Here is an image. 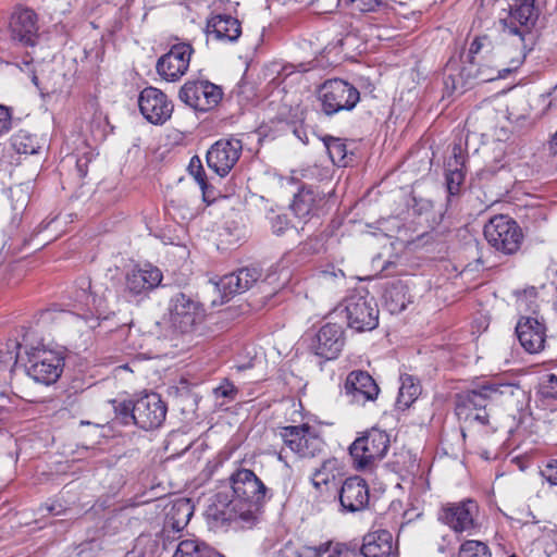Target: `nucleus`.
I'll use <instances>...</instances> for the list:
<instances>
[{
    "instance_id": "1",
    "label": "nucleus",
    "mask_w": 557,
    "mask_h": 557,
    "mask_svg": "<svg viewBox=\"0 0 557 557\" xmlns=\"http://www.w3.org/2000/svg\"><path fill=\"white\" fill-rule=\"evenodd\" d=\"M515 388L513 384L493 381L463 391L456 395V416L459 421L486 425L488 423L486 406L498 401L502 396H512Z\"/></svg>"
},
{
    "instance_id": "2",
    "label": "nucleus",
    "mask_w": 557,
    "mask_h": 557,
    "mask_svg": "<svg viewBox=\"0 0 557 557\" xmlns=\"http://www.w3.org/2000/svg\"><path fill=\"white\" fill-rule=\"evenodd\" d=\"M506 50L505 46L495 47L487 36L476 37L471 42L469 48L470 63L479 66L478 76L481 81L490 82L505 78L522 64L524 60L522 49L510 59L509 64L505 61Z\"/></svg>"
},
{
    "instance_id": "3",
    "label": "nucleus",
    "mask_w": 557,
    "mask_h": 557,
    "mask_svg": "<svg viewBox=\"0 0 557 557\" xmlns=\"http://www.w3.org/2000/svg\"><path fill=\"white\" fill-rule=\"evenodd\" d=\"M168 315L174 331L183 335H191L201 329L206 319V309L194 296L177 292L169 299Z\"/></svg>"
},
{
    "instance_id": "4",
    "label": "nucleus",
    "mask_w": 557,
    "mask_h": 557,
    "mask_svg": "<svg viewBox=\"0 0 557 557\" xmlns=\"http://www.w3.org/2000/svg\"><path fill=\"white\" fill-rule=\"evenodd\" d=\"M348 326L358 331H371L379 324V308L373 296L366 289L348 295L344 302Z\"/></svg>"
},
{
    "instance_id": "5",
    "label": "nucleus",
    "mask_w": 557,
    "mask_h": 557,
    "mask_svg": "<svg viewBox=\"0 0 557 557\" xmlns=\"http://www.w3.org/2000/svg\"><path fill=\"white\" fill-rule=\"evenodd\" d=\"M487 243L505 255L517 252L521 246L523 234L518 223L508 215H495L484 226Z\"/></svg>"
},
{
    "instance_id": "6",
    "label": "nucleus",
    "mask_w": 557,
    "mask_h": 557,
    "mask_svg": "<svg viewBox=\"0 0 557 557\" xmlns=\"http://www.w3.org/2000/svg\"><path fill=\"white\" fill-rule=\"evenodd\" d=\"M322 111L333 115L341 111L352 110L360 99L358 89L346 81L334 78L326 81L319 89Z\"/></svg>"
},
{
    "instance_id": "7",
    "label": "nucleus",
    "mask_w": 557,
    "mask_h": 557,
    "mask_svg": "<svg viewBox=\"0 0 557 557\" xmlns=\"http://www.w3.org/2000/svg\"><path fill=\"white\" fill-rule=\"evenodd\" d=\"M27 355L29 362L27 374L34 381L45 385L57 382L64 367V358L61 352L36 347L32 348Z\"/></svg>"
},
{
    "instance_id": "8",
    "label": "nucleus",
    "mask_w": 557,
    "mask_h": 557,
    "mask_svg": "<svg viewBox=\"0 0 557 557\" xmlns=\"http://www.w3.org/2000/svg\"><path fill=\"white\" fill-rule=\"evenodd\" d=\"M388 447L389 438L386 432L371 429L350 445L349 453L357 468L363 469L382 459Z\"/></svg>"
},
{
    "instance_id": "9",
    "label": "nucleus",
    "mask_w": 557,
    "mask_h": 557,
    "mask_svg": "<svg viewBox=\"0 0 557 557\" xmlns=\"http://www.w3.org/2000/svg\"><path fill=\"white\" fill-rule=\"evenodd\" d=\"M162 272L151 264L134 268L124 280L123 296L128 302H139L162 282Z\"/></svg>"
},
{
    "instance_id": "10",
    "label": "nucleus",
    "mask_w": 557,
    "mask_h": 557,
    "mask_svg": "<svg viewBox=\"0 0 557 557\" xmlns=\"http://www.w3.org/2000/svg\"><path fill=\"white\" fill-rule=\"evenodd\" d=\"M537 20L534 0H513L509 4V14L503 20L505 32L517 37L522 48L525 47V38Z\"/></svg>"
},
{
    "instance_id": "11",
    "label": "nucleus",
    "mask_w": 557,
    "mask_h": 557,
    "mask_svg": "<svg viewBox=\"0 0 557 557\" xmlns=\"http://www.w3.org/2000/svg\"><path fill=\"white\" fill-rule=\"evenodd\" d=\"M180 99L198 111L215 108L222 99V89L209 81H188L180 90Z\"/></svg>"
},
{
    "instance_id": "12",
    "label": "nucleus",
    "mask_w": 557,
    "mask_h": 557,
    "mask_svg": "<svg viewBox=\"0 0 557 557\" xmlns=\"http://www.w3.org/2000/svg\"><path fill=\"white\" fill-rule=\"evenodd\" d=\"M242 151V140L234 137L220 139L207 151V164L219 176L223 177L238 162Z\"/></svg>"
},
{
    "instance_id": "13",
    "label": "nucleus",
    "mask_w": 557,
    "mask_h": 557,
    "mask_svg": "<svg viewBox=\"0 0 557 557\" xmlns=\"http://www.w3.org/2000/svg\"><path fill=\"white\" fill-rule=\"evenodd\" d=\"M280 435L284 444L302 458L314 457L322 448V440L308 424L284 426Z\"/></svg>"
},
{
    "instance_id": "14",
    "label": "nucleus",
    "mask_w": 557,
    "mask_h": 557,
    "mask_svg": "<svg viewBox=\"0 0 557 557\" xmlns=\"http://www.w3.org/2000/svg\"><path fill=\"white\" fill-rule=\"evenodd\" d=\"M194 49L190 44L180 42L161 55L156 64L158 74L166 82H176L187 72Z\"/></svg>"
},
{
    "instance_id": "15",
    "label": "nucleus",
    "mask_w": 557,
    "mask_h": 557,
    "mask_svg": "<svg viewBox=\"0 0 557 557\" xmlns=\"http://www.w3.org/2000/svg\"><path fill=\"white\" fill-rule=\"evenodd\" d=\"M138 107L143 116L156 125L164 124L173 113L171 100L163 91L151 86L140 91Z\"/></svg>"
},
{
    "instance_id": "16",
    "label": "nucleus",
    "mask_w": 557,
    "mask_h": 557,
    "mask_svg": "<svg viewBox=\"0 0 557 557\" xmlns=\"http://www.w3.org/2000/svg\"><path fill=\"white\" fill-rule=\"evenodd\" d=\"M166 411L159 394H146L135 400L136 425L143 430L157 429L165 420Z\"/></svg>"
},
{
    "instance_id": "17",
    "label": "nucleus",
    "mask_w": 557,
    "mask_h": 557,
    "mask_svg": "<svg viewBox=\"0 0 557 557\" xmlns=\"http://www.w3.org/2000/svg\"><path fill=\"white\" fill-rule=\"evenodd\" d=\"M345 345L342 325L336 323L324 324L315 335L311 344L314 355L326 360L337 358Z\"/></svg>"
},
{
    "instance_id": "18",
    "label": "nucleus",
    "mask_w": 557,
    "mask_h": 557,
    "mask_svg": "<svg viewBox=\"0 0 557 557\" xmlns=\"http://www.w3.org/2000/svg\"><path fill=\"white\" fill-rule=\"evenodd\" d=\"M234 494L250 503H261L265 499L268 488L264 483L249 469H238L231 478Z\"/></svg>"
},
{
    "instance_id": "19",
    "label": "nucleus",
    "mask_w": 557,
    "mask_h": 557,
    "mask_svg": "<svg viewBox=\"0 0 557 557\" xmlns=\"http://www.w3.org/2000/svg\"><path fill=\"white\" fill-rule=\"evenodd\" d=\"M345 395L351 404L364 405L375 400L380 388L372 376L366 371H352L345 382Z\"/></svg>"
},
{
    "instance_id": "20",
    "label": "nucleus",
    "mask_w": 557,
    "mask_h": 557,
    "mask_svg": "<svg viewBox=\"0 0 557 557\" xmlns=\"http://www.w3.org/2000/svg\"><path fill=\"white\" fill-rule=\"evenodd\" d=\"M11 38L24 46H34L38 37L36 13L26 8L16 9L10 21Z\"/></svg>"
},
{
    "instance_id": "21",
    "label": "nucleus",
    "mask_w": 557,
    "mask_h": 557,
    "mask_svg": "<svg viewBox=\"0 0 557 557\" xmlns=\"http://www.w3.org/2000/svg\"><path fill=\"white\" fill-rule=\"evenodd\" d=\"M260 277L261 271L258 268L246 267L222 276L216 283V287L223 298H230L251 288Z\"/></svg>"
},
{
    "instance_id": "22",
    "label": "nucleus",
    "mask_w": 557,
    "mask_h": 557,
    "mask_svg": "<svg viewBox=\"0 0 557 557\" xmlns=\"http://www.w3.org/2000/svg\"><path fill=\"white\" fill-rule=\"evenodd\" d=\"M516 334L528 352L536 354L544 348L546 329L537 319L522 317L517 323Z\"/></svg>"
},
{
    "instance_id": "23",
    "label": "nucleus",
    "mask_w": 557,
    "mask_h": 557,
    "mask_svg": "<svg viewBox=\"0 0 557 557\" xmlns=\"http://www.w3.org/2000/svg\"><path fill=\"white\" fill-rule=\"evenodd\" d=\"M339 502L346 511L356 512L363 510L369 503L367 482L359 476L346 479L341 488Z\"/></svg>"
},
{
    "instance_id": "24",
    "label": "nucleus",
    "mask_w": 557,
    "mask_h": 557,
    "mask_svg": "<svg viewBox=\"0 0 557 557\" xmlns=\"http://www.w3.org/2000/svg\"><path fill=\"white\" fill-rule=\"evenodd\" d=\"M358 549L363 557H391L395 550L393 534L384 529L369 532Z\"/></svg>"
},
{
    "instance_id": "25",
    "label": "nucleus",
    "mask_w": 557,
    "mask_h": 557,
    "mask_svg": "<svg viewBox=\"0 0 557 557\" xmlns=\"http://www.w3.org/2000/svg\"><path fill=\"white\" fill-rule=\"evenodd\" d=\"M207 33L218 40L234 42L242 34L240 22L227 14H216L208 21Z\"/></svg>"
},
{
    "instance_id": "26",
    "label": "nucleus",
    "mask_w": 557,
    "mask_h": 557,
    "mask_svg": "<svg viewBox=\"0 0 557 557\" xmlns=\"http://www.w3.org/2000/svg\"><path fill=\"white\" fill-rule=\"evenodd\" d=\"M324 202V196L312 187H302L294 196L290 208L295 215L300 219H306L314 215L320 206Z\"/></svg>"
},
{
    "instance_id": "27",
    "label": "nucleus",
    "mask_w": 557,
    "mask_h": 557,
    "mask_svg": "<svg viewBox=\"0 0 557 557\" xmlns=\"http://www.w3.org/2000/svg\"><path fill=\"white\" fill-rule=\"evenodd\" d=\"M478 515V503L471 498H467L458 503L445 505L440 520L444 522H474Z\"/></svg>"
},
{
    "instance_id": "28",
    "label": "nucleus",
    "mask_w": 557,
    "mask_h": 557,
    "mask_svg": "<svg viewBox=\"0 0 557 557\" xmlns=\"http://www.w3.org/2000/svg\"><path fill=\"white\" fill-rule=\"evenodd\" d=\"M385 306L392 314L404 311L408 304L412 302L408 284L403 281L392 282L385 289Z\"/></svg>"
},
{
    "instance_id": "29",
    "label": "nucleus",
    "mask_w": 557,
    "mask_h": 557,
    "mask_svg": "<svg viewBox=\"0 0 557 557\" xmlns=\"http://www.w3.org/2000/svg\"><path fill=\"white\" fill-rule=\"evenodd\" d=\"M342 475L339 461L336 458L325 460L318 468L311 478L312 484L317 490H329L330 485H337V479Z\"/></svg>"
},
{
    "instance_id": "30",
    "label": "nucleus",
    "mask_w": 557,
    "mask_h": 557,
    "mask_svg": "<svg viewBox=\"0 0 557 557\" xmlns=\"http://www.w3.org/2000/svg\"><path fill=\"white\" fill-rule=\"evenodd\" d=\"M88 288H90V283L83 281L81 288L75 292L73 307L77 310V315L86 317L94 311L100 312L102 308L103 299L89 293Z\"/></svg>"
},
{
    "instance_id": "31",
    "label": "nucleus",
    "mask_w": 557,
    "mask_h": 557,
    "mask_svg": "<svg viewBox=\"0 0 557 557\" xmlns=\"http://www.w3.org/2000/svg\"><path fill=\"white\" fill-rule=\"evenodd\" d=\"M421 394V385L417 379L409 374L400 375V386L396 400L399 409L409 408Z\"/></svg>"
},
{
    "instance_id": "32",
    "label": "nucleus",
    "mask_w": 557,
    "mask_h": 557,
    "mask_svg": "<svg viewBox=\"0 0 557 557\" xmlns=\"http://www.w3.org/2000/svg\"><path fill=\"white\" fill-rule=\"evenodd\" d=\"M194 515V505L190 499L178 498L166 509L168 522H189Z\"/></svg>"
},
{
    "instance_id": "33",
    "label": "nucleus",
    "mask_w": 557,
    "mask_h": 557,
    "mask_svg": "<svg viewBox=\"0 0 557 557\" xmlns=\"http://www.w3.org/2000/svg\"><path fill=\"white\" fill-rule=\"evenodd\" d=\"M323 143L332 162L338 166H346V144L341 138L332 136H326Z\"/></svg>"
},
{
    "instance_id": "34",
    "label": "nucleus",
    "mask_w": 557,
    "mask_h": 557,
    "mask_svg": "<svg viewBox=\"0 0 557 557\" xmlns=\"http://www.w3.org/2000/svg\"><path fill=\"white\" fill-rule=\"evenodd\" d=\"M12 147L17 153L34 154L37 152L39 145L37 138L24 131H20L11 138Z\"/></svg>"
},
{
    "instance_id": "35",
    "label": "nucleus",
    "mask_w": 557,
    "mask_h": 557,
    "mask_svg": "<svg viewBox=\"0 0 557 557\" xmlns=\"http://www.w3.org/2000/svg\"><path fill=\"white\" fill-rule=\"evenodd\" d=\"M115 419L124 425H136L135 400H113Z\"/></svg>"
},
{
    "instance_id": "36",
    "label": "nucleus",
    "mask_w": 557,
    "mask_h": 557,
    "mask_svg": "<svg viewBox=\"0 0 557 557\" xmlns=\"http://www.w3.org/2000/svg\"><path fill=\"white\" fill-rule=\"evenodd\" d=\"M208 545L198 543L195 540H184L180 542L173 557H202V553Z\"/></svg>"
},
{
    "instance_id": "37",
    "label": "nucleus",
    "mask_w": 557,
    "mask_h": 557,
    "mask_svg": "<svg viewBox=\"0 0 557 557\" xmlns=\"http://www.w3.org/2000/svg\"><path fill=\"white\" fill-rule=\"evenodd\" d=\"M446 184L449 195H456L463 182L465 174L462 169L453 168V161L447 160Z\"/></svg>"
},
{
    "instance_id": "38",
    "label": "nucleus",
    "mask_w": 557,
    "mask_h": 557,
    "mask_svg": "<svg viewBox=\"0 0 557 557\" xmlns=\"http://www.w3.org/2000/svg\"><path fill=\"white\" fill-rule=\"evenodd\" d=\"M458 557H491V553L483 542L467 541L461 545Z\"/></svg>"
},
{
    "instance_id": "39",
    "label": "nucleus",
    "mask_w": 557,
    "mask_h": 557,
    "mask_svg": "<svg viewBox=\"0 0 557 557\" xmlns=\"http://www.w3.org/2000/svg\"><path fill=\"white\" fill-rule=\"evenodd\" d=\"M358 543H337L329 557H359Z\"/></svg>"
},
{
    "instance_id": "40",
    "label": "nucleus",
    "mask_w": 557,
    "mask_h": 557,
    "mask_svg": "<svg viewBox=\"0 0 557 557\" xmlns=\"http://www.w3.org/2000/svg\"><path fill=\"white\" fill-rule=\"evenodd\" d=\"M382 4V0H350L351 9L362 13L374 12Z\"/></svg>"
},
{
    "instance_id": "41",
    "label": "nucleus",
    "mask_w": 557,
    "mask_h": 557,
    "mask_svg": "<svg viewBox=\"0 0 557 557\" xmlns=\"http://www.w3.org/2000/svg\"><path fill=\"white\" fill-rule=\"evenodd\" d=\"M238 389L234 386L233 383L228 381H224L221 385L213 389V394L216 398L223 397L228 400H234Z\"/></svg>"
},
{
    "instance_id": "42",
    "label": "nucleus",
    "mask_w": 557,
    "mask_h": 557,
    "mask_svg": "<svg viewBox=\"0 0 557 557\" xmlns=\"http://www.w3.org/2000/svg\"><path fill=\"white\" fill-rule=\"evenodd\" d=\"M191 174L194 175L196 182L198 183V185L201 188L203 200H209L210 195H209V191H208V183H207V180L205 177V173H203V170H202V166H201V163H200L199 159H197V169L194 170V173H191Z\"/></svg>"
},
{
    "instance_id": "43",
    "label": "nucleus",
    "mask_w": 557,
    "mask_h": 557,
    "mask_svg": "<svg viewBox=\"0 0 557 557\" xmlns=\"http://www.w3.org/2000/svg\"><path fill=\"white\" fill-rule=\"evenodd\" d=\"M191 174L194 175L196 182L198 183V185L201 188L203 200H209L210 195H209V191H208V183H207V180L205 177V173H203V170H202V166H201V163H200L199 159H197V169L194 170V173H191Z\"/></svg>"
},
{
    "instance_id": "44",
    "label": "nucleus",
    "mask_w": 557,
    "mask_h": 557,
    "mask_svg": "<svg viewBox=\"0 0 557 557\" xmlns=\"http://www.w3.org/2000/svg\"><path fill=\"white\" fill-rule=\"evenodd\" d=\"M541 474L552 485H557V460L548 462L541 471Z\"/></svg>"
},
{
    "instance_id": "45",
    "label": "nucleus",
    "mask_w": 557,
    "mask_h": 557,
    "mask_svg": "<svg viewBox=\"0 0 557 557\" xmlns=\"http://www.w3.org/2000/svg\"><path fill=\"white\" fill-rule=\"evenodd\" d=\"M448 160L453 161V168L462 169L465 164V156L461 143L455 144L451 149V157Z\"/></svg>"
},
{
    "instance_id": "46",
    "label": "nucleus",
    "mask_w": 557,
    "mask_h": 557,
    "mask_svg": "<svg viewBox=\"0 0 557 557\" xmlns=\"http://www.w3.org/2000/svg\"><path fill=\"white\" fill-rule=\"evenodd\" d=\"M312 4L320 13H331L339 4V0H313Z\"/></svg>"
},
{
    "instance_id": "47",
    "label": "nucleus",
    "mask_w": 557,
    "mask_h": 557,
    "mask_svg": "<svg viewBox=\"0 0 557 557\" xmlns=\"http://www.w3.org/2000/svg\"><path fill=\"white\" fill-rule=\"evenodd\" d=\"M12 125L9 108L0 106V135L10 131Z\"/></svg>"
},
{
    "instance_id": "48",
    "label": "nucleus",
    "mask_w": 557,
    "mask_h": 557,
    "mask_svg": "<svg viewBox=\"0 0 557 557\" xmlns=\"http://www.w3.org/2000/svg\"><path fill=\"white\" fill-rule=\"evenodd\" d=\"M544 388L547 396L557 398V376L549 374L544 384Z\"/></svg>"
},
{
    "instance_id": "49",
    "label": "nucleus",
    "mask_w": 557,
    "mask_h": 557,
    "mask_svg": "<svg viewBox=\"0 0 557 557\" xmlns=\"http://www.w3.org/2000/svg\"><path fill=\"white\" fill-rule=\"evenodd\" d=\"M344 276H345V275H344V272H343L342 270H339V269H338V270H334V269H333L332 271H330V270H323V271H321V273H320V278H321L322 281H325V282H326V281H330V280H332V278H337V277H339V278H342V280H343V278H344Z\"/></svg>"
},
{
    "instance_id": "50",
    "label": "nucleus",
    "mask_w": 557,
    "mask_h": 557,
    "mask_svg": "<svg viewBox=\"0 0 557 557\" xmlns=\"http://www.w3.org/2000/svg\"><path fill=\"white\" fill-rule=\"evenodd\" d=\"M421 513L417 511V509H410L406 510L404 513V518L406 519L405 522L410 523L413 522V520L420 518Z\"/></svg>"
},
{
    "instance_id": "51",
    "label": "nucleus",
    "mask_w": 557,
    "mask_h": 557,
    "mask_svg": "<svg viewBox=\"0 0 557 557\" xmlns=\"http://www.w3.org/2000/svg\"><path fill=\"white\" fill-rule=\"evenodd\" d=\"M16 516L15 512H12L8 506H3L0 508V520L8 518L9 520L14 519Z\"/></svg>"
},
{
    "instance_id": "52",
    "label": "nucleus",
    "mask_w": 557,
    "mask_h": 557,
    "mask_svg": "<svg viewBox=\"0 0 557 557\" xmlns=\"http://www.w3.org/2000/svg\"><path fill=\"white\" fill-rule=\"evenodd\" d=\"M202 557H224V556L221 555L220 553L215 552L211 547L207 546V548H205V552L202 553Z\"/></svg>"
},
{
    "instance_id": "53",
    "label": "nucleus",
    "mask_w": 557,
    "mask_h": 557,
    "mask_svg": "<svg viewBox=\"0 0 557 557\" xmlns=\"http://www.w3.org/2000/svg\"><path fill=\"white\" fill-rule=\"evenodd\" d=\"M41 509H46L47 511L53 513V515H59L60 513V510H57L55 508V505L54 504H46L45 507H42Z\"/></svg>"
},
{
    "instance_id": "54",
    "label": "nucleus",
    "mask_w": 557,
    "mask_h": 557,
    "mask_svg": "<svg viewBox=\"0 0 557 557\" xmlns=\"http://www.w3.org/2000/svg\"><path fill=\"white\" fill-rule=\"evenodd\" d=\"M467 524H461V523H458V524H453V529L456 533H461L463 532L467 528Z\"/></svg>"
},
{
    "instance_id": "55",
    "label": "nucleus",
    "mask_w": 557,
    "mask_h": 557,
    "mask_svg": "<svg viewBox=\"0 0 557 557\" xmlns=\"http://www.w3.org/2000/svg\"><path fill=\"white\" fill-rule=\"evenodd\" d=\"M208 191H209V195H210V198L209 200H205L206 202H211L215 199V194H214V190L211 186L208 185Z\"/></svg>"
},
{
    "instance_id": "56",
    "label": "nucleus",
    "mask_w": 557,
    "mask_h": 557,
    "mask_svg": "<svg viewBox=\"0 0 557 557\" xmlns=\"http://www.w3.org/2000/svg\"><path fill=\"white\" fill-rule=\"evenodd\" d=\"M197 157L193 158L191 161H190V164H189V171L190 173H194V170L196 169V165L195 163L197 162Z\"/></svg>"
},
{
    "instance_id": "57",
    "label": "nucleus",
    "mask_w": 557,
    "mask_h": 557,
    "mask_svg": "<svg viewBox=\"0 0 557 557\" xmlns=\"http://www.w3.org/2000/svg\"><path fill=\"white\" fill-rule=\"evenodd\" d=\"M52 221H53V220H51L50 222H47V223H46L45 221H44V222H41V223L39 224V226H38V228H39V231H38V232H41V231L46 230Z\"/></svg>"
},
{
    "instance_id": "58",
    "label": "nucleus",
    "mask_w": 557,
    "mask_h": 557,
    "mask_svg": "<svg viewBox=\"0 0 557 557\" xmlns=\"http://www.w3.org/2000/svg\"><path fill=\"white\" fill-rule=\"evenodd\" d=\"M104 529H106L104 527H101V528H100V530H99L100 535H99V536H104V535H107V532L104 531Z\"/></svg>"
},
{
    "instance_id": "59",
    "label": "nucleus",
    "mask_w": 557,
    "mask_h": 557,
    "mask_svg": "<svg viewBox=\"0 0 557 557\" xmlns=\"http://www.w3.org/2000/svg\"><path fill=\"white\" fill-rule=\"evenodd\" d=\"M32 82H33L35 85H37V84H38V78H37V76H36V75H34V76H33Z\"/></svg>"
},
{
    "instance_id": "60",
    "label": "nucleus",
    "mask_w": 557,
    "mask_h": 557,
    "mask_svg": "<svg viewBox=\"0 0 557 557\" xmlns=\"http://www.w3.org/2000/svg\"><path fill=\"white\" fill-rule=\"evenodd\" d=\"M17 356H10V360H12L14 363L16 362Z\"/></svg>"
},
{
    "instance_id": "61",
    "label": "nucleus",
    "mask_w": 557,
    "mask_h": 557,
    "mask_svg": "<svg viewBox=\"0 0 557 557\" xmlns=\"http://www.w3.org/2000/svg\"><path fill=\"white\" fill-rule=\"evenodd\" d=\"M281 231H282V228H277V230H275L274 232H275L276 234H280V233H281Z\"/></svg>"
},
{
    "instance_id": "62",
    "label": "nucleus",
    "mask_w": 557,
    "mask_h": 557,
    "mask_svg": "<svg viewBox=\"0 0 557 557\" xmlns=\"http://www.w3.org/2000/svg\"><path fill=\"white\" fill-rule=\"evenodd\" d=\"M509 557H517V556H516V555H511V556H509Z\"/></svg>"
}]
</instances>
